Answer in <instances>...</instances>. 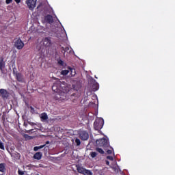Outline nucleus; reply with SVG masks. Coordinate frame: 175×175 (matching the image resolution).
<instances>
[{
    "mask_svg": "<svg viewBox=\"0 0 175 175\" xmlns=\"http://www.w3.org/2000/svg\"><path fill=\"white\" fill-rule=\"evenodd\" d=\"M52 90L53 91H56V92H59V96H57V99H60L61 100H66V99H68L69 98V94L68 92H69V88L62 86L60 89H57V85H54L52 87Z\"/></svg>",
    "mask_w": 175,
    "mask_h": 175,
    "instance_id": "f257e3e1",
    "label": "nucleus"
},
{
    "mask_svg": "<svg viewBox=\"0 0 175 175\" xmlns=\"http://www.w3.org/2000/svg\"><path fill=\"white\" fill-rule=\"evenodd\" d=\"M103 124H105V120H103V118H97L94 122V129H96V131L102 129V128H103Z\"/></svg>",
    "mask_w": 175,
    "mask_h": 175,
    "instance_id": "f03ea898",
    "label": "nucleus"
},
{
    "mask_svg": "<svg viewBox=\"0 0 175 175\" xmlns=\"http://www.w3.org/2000/svg\"><path fill=\"white\" fill-rule=\"evenodd\" d=\"M41 49H44V47H50L51 46V40L49 38H44L40 43Z\"/></svg>",
    "mask_w": 175,
    "mask_h": 175,
    "instance_id": "7ed1b4c3",
    "label": "nucleus"
},
{
    "mask_svg": "<svg viewBox=\"0 0 175 175\" xmlns=\"http://www.w3.org/2000/svg\"><path fill=\"white\" fill-rule=\"evenodd\" d=\"M96 143L99 147H104V148H106V147L109 146V141L107 139H97Z\"/></svg>",
    "mask_w": 175,
    "mask_h": 175,
    "instance_id": "20e7f679",
    "label": "nucleus"
},
{
    "mask_svg": "<svg viewBox=\"0 0 175 175\" xmlns=\"http://www.w3.org/2000/svg\"><path fill=\"white\" fill-rule=\"evenodd\" d=\"M38 0H25V3L29 10H33L36 8V2Z\"/></svg>",
    "mask_w": 175,
    "mask_h": 175,
    "instance_id": "39448f33",
    "label": "nucleus"
},
{
    "mask_svg": "<svg viewBox=\"0 0 175 175\" xmlns=\"http://www.w3.org/2000/svg\"><path fill=\"white\" fill-rule=\"evenodd\" d=\"M15 47H16L18 50H21L23 47H24V42H23L21 39L17 40L15 42Z\"/></svg>",
    "mask_w": 175,
    "mask_h": 175,
    "instance_id": "423d86ee",
    "label": "nucleus"
},
{
    "mask_svg": "<svg viewBox=\"0 0 175 175\" xmlns=\"http://www.w3.org/2000/svg\"><path fill=\"white\" fill-rule=\"evenodd\" d=\"M79 137L80 139H81V140H88V137H90V135L86 131H81L79 133Z\"/></svg>",
    "mask_w": 175,
    "mask_h": 175,
    "instance_id": "0eeeda50",
    "label": "nucleus"
},
{
    "mask_svg": "<svg viewBox=\"0 0 175 175\" xmlns=\"http://www.w3.org/2000/svg\"><path fill=\"white\" fill-rule=\"evenodd\" d=\"M0 94L2 98H8V96H9V92H8V90L5 89H1Z\"/></svg>",
    "mask_w": 175,
    "mask_h": 175,
    "instance_id": "6e6552de",
    "label": "nucleus"
},
{
    "mask_svg": "<svg viewBox=\"0 0 175 175\" xmlns=\"http://www.w3.org/2000/svg\"><path fill=\"white\" fill-rule=\"evenodd\" d=\"M45 21H46V23H49V24H53L54 20L53 19V16H51V15H47L46 16H45L44 18Z\"/></svg>",
    "mask_w": 175,
    "mask_h": 175,
    "instance_id": "1a4fd4ad",
    "label": "nucleus"
},
{
    "mask_svg": "<svg viewBox=\"0 0 175 175\" xmlns=\"http://www.w3.org/2000/svg\"><path fill=\"white\" fill-rule=\"evenodd\" d=\"M87 169L81 167V166H77V170L78 173H80L81 174H84V172H85Z\"/></svg>",
    "mask_w": 175,
    "mask_h": 175,
    "instance_id": "9d476101",
    "label": "nucleus"
},
{
    "mask_svg": "<svg viewBox=\"0 0 175 175\" xmlns=\"http://www.w3.org/2000/svg\"><path fill=\"white\" fill-rule=\"evenodd\" d=\"M34 159H37L38 161L42 159V152H38L33 155Z\"/></svg>",
    "mask_w": 175,
    "mask_h": 175,
    "instance_id": "9b49d317",
    "label": "nucleus"
},
{
    "mask_svg": "<svg viewBox=\"0 0 175 175\" xmlns=\"http://www.w3.org/2000/svg\"><path fill=\"white\" fill-rule=\"evenodd\" d=\"M36 32L38 33H40L42 31H44V27L41 26L40 25H37V27L36 28Z\"/></svg>",
    "mask_w": 175,
    "mask_h": 175,
    "instance_id": "f8f14e48",
    "label": "nucleus"
},
{
    "mask_svg": "<svg viewBox=\"0 0 175 175\" xmlns=\"http://www.w3.org/2000/svg\"><path fill=\"white\" fill-rule=\"evenodd\" d=\"M5 69V62H3V59L0 58V70L1 72H3Z\"/></svg>",
    "mask_w": 175,
    "mask_h": 175,
    "instance_id": "ddd939ff",
    "label": "nucleus"
},
{
    "mask_svg": "<svg viewBox=\"0 0 175 175\" xmlns=\"http://www.w3.org/2000/svg\"><path fill=\"white\" fill-rule=\"evenodd\" d=\"M40 117L42 121H46L49 118V116H47V113H42L40 116Z\"/></svg>",
    "mask_w": 175,
    "mask_h": 175,
    "instance_id": "4468645a",
    "label": "nucleus"
},
{
    "mask_svg": "<svg viewBox=\"0 0 175 175\" xmlns=\"http://www.w3.org/2000/svg\"><path fill=\"white\" fill-rule=\"evenodd\" d=\"M64 53H66V51H69L70 54H73V49H72L71 47L67 46L65 49L63 50Z\"/></svg>",
    "mask_w": 175,
    "mask_h": 175,
    "instance_id": "2eb2a0df",
    "label": "nucleus"
},
{
    "mask_svg": "<svg viewBox=\"0 0 175 175\" xmlns=\"http://www.w3.org/2000/svg\"><path fill=\"white\" fill-rule=\"evenodd\" d=\"M69 70L71 72L70 73L71 77H73V76L76 75V70H75V68H69Z\"/></svg>",
    "mask_w": 175,
    "mask_h": 175,
    "instance_id": "dca6fc26",
    "label": "nucleus"
},
{
    "mask_svg": "<svg viewBox=\"0 0 175 175\" xmlns=\"http://www.w3.org/2000/svg\"><path fill=\"white\" fill-rule=\"evenodd\" d=\"M45 146H46V145H42V146H35V147L33 148V150H34L35 151H38V150H40V149L43 148L45 147Z\"/></svg>",
    "mask_w": 175,
    "mask_h": 175,
    "instance_id": "f3484780",
    "label": "nucleus"
},
{
    "mask_svg": "<svg viewBox=\"0 0 175 175\" xmlns=\"http://www.w3.org/2000/svg\"><path fill=\"white\" fill-rule=\"evenodd\" d=\"M69 72H70L69 70H64L61 72V75H62L63 76H66V75H68Z\"/></svg>",
    "mask_w": 175,
    "mask_h": 175,
    "instance_id": "a211bd4d",
    "label": "nucleus"
},
{
    "mask_svg": "<svg viewBox=\"0 0 175 175\" xmlns=\"http://www.w3.org/2000/svg\"><path fill=\"white\" fill-rule=\"evenodd\" d=\"M0 172H1V173L5 172V165L3 163L0 164Z\"/></svg>",
    "mask_w": 175,
    "mask_h": 175,
    "instance_id": "6ab92c4d",
    "label": "nucleus"
},
{
    "mask_svg": "<svg viewBox=\"0 0 175 175\" xmlns=\"http://www.w3.org/2000/svg\"><path fill=\"white\" fill-rule=\"evenodd\" d=\"M84 175H92V172L90 170H85V172H83Z\"/></svg>",
    "mask_w": 175,
    "mask_h": 175,
    "instance_id": "aec40b11",
    "label": "nucleus"
},
{
    "mask_svg": "<svg viewBox=\"0 0 175 175\" xmlns=\"http://www.w3.org/2000/svg\"><path fill=\"white\" fill-rule=\"evenodd\" d=\"M93 90H94V91H98V90H99V84H98V83L93 85Z\"/></svg>",
    "mask_w": 175,
    "mask_h": 175,
    "instance_id": "412c9836",
    "label": "nucleus"
},
{
    "mask_svg": "<svg viewBox=\"0 0 175 175\" xmlns=\"http://www.w3.org/2000/svg\"><path fill=\"white\" fill-rule=\"evenodd\" d=\"M23 136L26 140H31V139H33L32 137H31L27 134H25Z\"/></svg>",
    "mask_w": 175,
    "mask_h": 175,
    "instance_id": "4be33fe9",
    "label": "nucleus"
},
{
    "mask_svg": "<svg viewBox=\"0 0 175 175\" xmlns=\"http://www.w3.org/2000/svg\"><path fill=\"white\" fill-rule=\"evenodd\" d=\"M96 150L100 154H105V151L102 148H97Z\"/></svg>",
    "mask_w": 175,
    "mask_h": 175,
    "instance_id": "5701e85b",
    "label": "nucleus"
},
{
    "mask_svg": "<svg viewBox=\"0 0 175 175\" xmlns=\"http://www.w3.org/2000/svg\"><path fill=\"white\" fill-rule=\"evenodd\" d=\"M96 155H98V153H96V152H92L90 153V157H92V158H95Z\"/></svg>",
    "mask_w": 175,
    "mask_h": 175,
    "instance_id": "b1692460",
    "label": "nucleus"
},
{
    "mask_svg": "<svg viewBox=\"0 0 175 175\" xmlns=\"http://www.w3.org/2000/svg\"><path fill=\"white\" fill-rule=\"evenodd\" d=\"M18 174L24 175V174H25V171H21V170H18Z\"/></svg>",
    "mask_w": 175,
    "mask_h": 175,
    "instance_id": "393cba45",
    "label": "nucleus"
},
{
    "mask_svg": "<svg viewBox=\"0 0 175 175\" xmlns=\"http://www.w3.org/2000/svg\"><path fill=\"white\" fill-rule=\"evenodd\" d=\"M75 143H77V146H80V144H81V142L77 138L75 139Z\"/></svg>",
    "mask_w": 175,
    "mask_h": 175,
    "instance_id": "a878e982",
    "label": "nucleus"
},
{
    "mask_svg": "<svg viewBox=\"0 0 175 175\" xmlns=\"http://www.w3.org/2000/svg\"><path fill=\"white\" fill-rule=\"evenodd\" d=\"M0 148L1 150H5V146L3 145V143H2V142H0Z\"/></svg>",
    "mask_w": 175,
    "mask_h": 175,
    "instance_id": "bb28decb",
    "label": "nucleus"
},
{
    "mask_svg": "<svg viewBox=\"0 0 175 175\" xmlns=\"http://www.w3.org/2000/svg\"><path fill=\"white\" fill-rule=\"evenodd\" d=\"M16 78H17V80H18V81H21V75L17 74V75H16Z\"/></svg>",
    "mask_w": 175,
    "mask_h": 175,
    "instance_id": "cd10ccee",
    "label": "nucleus"
},
{
    "mask_svg": "<svg viewBox=\"0 0 175 175\" xmlns=\"http://www.w3.org/2000/svg\"><path fill=\"white\" fill-rule=\"evenodd\" d=\"M58 64L62 66H65V64H64V62L62 60H59Z\"/></svg>",
    "mask_w": 175,
    "mask_h": 175,
    "instance_id": "c85d7f7f",
    "label": "nucleus"
},
{
    "mask_svg": "<svg viewBox=\"0 0 175 175\" xmlns=\"http://www.w3.org/2000/svg\"><path fill=\"white\" fill-rule=\"evenodd\" d=\"M111 169H113V170H114V172H118V169H117V167H111Z\"/></svg>",
    "mask_w": 175,
    "mask_h": 175,
    "instance_id": "c756f323",
    "label": "nucleus"
},
{
    "mask_svg": "<svg viewBox=\"0 0 175 175\" xmlns=\"http://www.w3.org/2000/svg\"><path fill=\"white\" fill-rule=\"evenodd\" d=\"M107 159H109V161H113V158L111 156H107Z\"/></svg>",
    "mask_w": 175,
    "mask_h": 175,
    "instance_id": "7c9ffc66",
    "label": "nucleus"
},
{
    "mask_svg": "<svg viewBox=\"0 0 175 175\" xmlns=\"http://www.w3.org/2000/svg\"><path fill=\"white\" fill-rule=\"evenodd\" d=\"M12 0H6L7 5H9V3H11Z\"/></svg>",
    "mask_w": 175,
    "mask_h": 175,
    "instance_id": "2f4dec72",
    "label": "nucleus"
},
{
    "mask_svg": "<svg viewBox=\"0 0 175 175\" xmlns=\"http://www.w3.org/2000/svg\"><path fill=\"white\" fill-rule=\"evenodd\" d=\"M107 154H111V152H113V150H108L107 151Z\"/></svg>",
    "mask_w": 175,
    "mask_h": 175,
    "instance_id": "473e14b6",
    "label": "nucleus"
},
{
    "mask_svg": "<svg viewBox=\"0 0 175 175\" xmlns=\"http://www.w3.org/2000/svg\"><path fill=\"white\" fill-rule=\"evenodd\" d=\"M16 3H20L21 2V0H14Z\"/></svg>",
    "mask_w": 175,
    "mask_h": 175,
    "instance_id": "72a5a7b5",
    "label": "nucleus"
},
{
    "mask_svg": "<svg viewBox=\"0 0 175 175\" xmlns=\"http://www.w3.org/2000/svg\"><path fill=\"white\" fill-rule=\"evenodd\" d=\"M106 164L107 165H110V162H109V161H106Z\"/></svg>",
    "mask_w": 175,
    "mask_h": 175,
    "instance_id": "f704fd0d",
    "label": "nucleus"
},
{
    "mask_svg": "<svg viewBox=\"0 0 175 175\" xmlns=\"http://www.w3.org/2000/svg\"><path fill=\"white\" fill-rule=\"evenodd\" d=\"M31 131H32V130H28V131H27V133H30Z\"/></svg>",
    "mask_w": 175,
    "mask_h": 175,
    "instance_id": "c9c22d12",
    "label": "nucleus"
},
{
    "mask_svg": "<svg viewBox=\"0 0 175 175\" xmlns=\"http://www.w3.org/2000/svg\"><path fill=\"white\" fill-rule=\"evenodd\" d=\"M50 144V142H49V141H47L46 142V144Z\"/></svg>",
    "mask_w": 175,
    "mask_h": 175,
    "instance_id": "e433bc0d",
    "label": "nucleus"
},
{
    "mask_svg": "<svg viewBox=\"0 0 175 175\" xmlns=\"http://www.w3.org/2000/svg\"><path fill=\"white\" fill-rule=\"evenodd\" d=\"M31 125H35V123H32Z\"/></svg>",
    "mask_w": 175,
    "mask_h": 175,
    "instance_id": "4c0bfd02",
    "label": "nucleus"
},
{
    "mask_svg": "<svg viewBox=\"0 0 175 175\" xmlns=\"http://www.w3.org/2000/svg\"><path fill=\"white\" fill-rule=\"evenodd\" d=\"M95 78H96V79H98V77H95Z\"/></svg>",
    "mask_w": 175,
    "mask_h": 175,
    "instance_id": "58836bf2",
    "label": "nucleus"
}]
</instances>
